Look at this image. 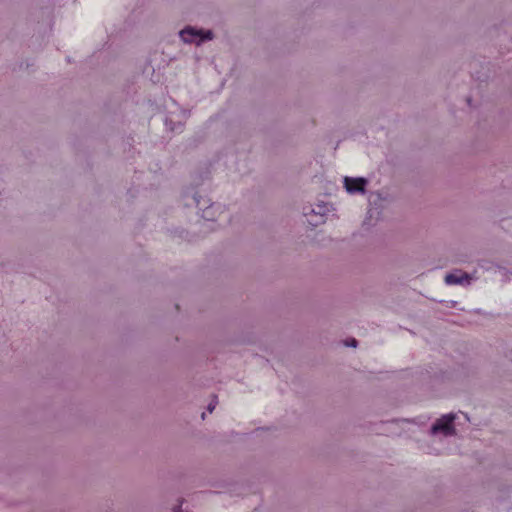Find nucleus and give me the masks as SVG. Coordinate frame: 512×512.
Segmentation results:
<instances>
[{
    "instance_id": "nucleus-8",
    "label": "nucleus",
    "mask_w": 512,
    "mask_h": 512,
    "mask_svg": "<svg viewBox=\"0 0 512 512\" xmlns=\"http://www.w3.org/2000/svg\"><path fill=\"white\" fill-rule=\"evenodd\" d=\"M216 404H217V401H216V400H214L213 402L209 403V405H208V410H209V412H210V413H211V412H213V410H214V409H215V407H216Z\"/></svg>"
},
{
    "instance_id": "nucleus-2",
    "label": "nucleus",
    "mask_w": 512,
    "mask_h": 512,
    "mask_svg": "<svg viewBox=\"0 0 512 512\" xmlns=\"http://www.w3.org/2000/svg\"><path fill=\"white\" fill-rule=\"evenodd\" d=\"M180 37L186 43H196L199 45L205 40L212 39V32L207 31L206 33H203L201 30L188 27L180 32Z\"/></svg>"
},
{
    "instance_id": "nucleus-7",
    "label": "nucleus",
    "mask_w": 512,
    "mask_h": 512,
    "mask_svg": "<svg viewBox=\"0 0 512 512\" xmlns=\"http://www.w3.org/2000/svg\"><path fill=\"white\" fill-rule=\"evenodd\" d=\"M214 209H215L214 205H213V204H211V205L207 208V210H206V211H204V215H203V217H204V218H206V219H209V212H210L211 210H214Z\"/></svg>"
},
{
    "instance_id": "nucleus-6",
    "label": "nucleus",
    "mask_w": 512,
    "mask_h": 512,
    "mask_svg": "<svg viewBox=\"0 0 512 512\" xmlns=\"http://www.w3.org/2000/svg\"><path fill=\"white\" fill-rule=\"evenodd\" d=\"M344 344H345L346 346L354 347V348H355V347L357 346V340H356V339H354V338H352V339H350V340H348V341H345V343H344Z\"/></svg>"
},
{
    "instance_id": "nucleus-10",
    "label": "nucleus",
    "mask_w": 512,
    "mask_h": 512,
    "mask_svg": "<svg viewBox=\"0 0 512 512\" xmlns=\"http://www.w3.org/2000/svg\"><path fill=\"white\" fill-rule=\"evenodd\" d=\"M173 512H181V511H180V508H177Z\"/></svg>"
},
{
    "instance_id": "nucleus-9",
    "label": "nucleus",
    "mask_w": 512,
    "mask_h": 512,
    "mask_svg": "<svg viewBox=\"0 0 512 512\" xmlns=\"http://www.w3.org/2000/svg\"><path fill=\"white\" fill-rule=\"evenodd\" d=\"M195 202H196V204H197L198 206L200 205V202H199V200H198L197 198H195Z\"/></svg>"
},
{
    "instance_id": "nucleus-3",
    "label": "nucleus",
    "mask_w": 512,
    "mask_h": 512,
    "mask_svg": "<svg viewBox=\"0 0 512 512\" xmlns=\"http://www.w3.org/2000/svg\"><path fill=\"white\" fill-rule=\"evenodd\" d=\"M366 184H367V180L362 177H358V178L345 177L344 178V187H345L346 191L350 194L364 193Z\"/></svg>"
},
{
    "instance_id": "nucleus-1",
    "label": "nucleus",
    "mask_w": 512,
    "mask_h": 512,
    "mask_svg": "<svg viewBox=\"0 0 512 512\" xmlns=\"http://www.w3.org/2000/svg\"><path fill=\"white\" fill-rule=\"evenodd\" d=\"M455 419V415L450 413L443 415L440 419H438L433 426L431 427L432 434H443L445 436H450L455 433V429L453 426V421Z\"/></svg>"
},
{
    "instance_id": "nucleus-5",
    "label": "nucleus",
    "mask_w": 512,
    "mask_h": 512,
    "mask_svg": "<svg viewBox=\"0 0 512 512\" xmlns=\"http://www.w3.org/2000/svg\"><path fill=\"white\" fill-rule=\"evenodd\" d=\"M445 283L447 285L469 283V275L465 272L457 270L445 276Z\"/></svg>"
},
{
    "instance_id": "nucleus-4",
    "label": "nucleus",
    "mask_w": 512,
    "mask_h": 512,
    "mask_svg": "<svg viewBox=\"0 0 512 512\" xmlns=\"http://www.w3.org/2000/svg\"><path fill=\"white\" fill-rule=\"evenodd\" d=\"M328 207L327 205H317V210L315 209H312L311 212L308 214V213H305V215L307 217H310L308 218V222L309 224H311L312 226H317L321 223H324L325 222V214L328 212Z\"/></svg>"
}]
</instances>
